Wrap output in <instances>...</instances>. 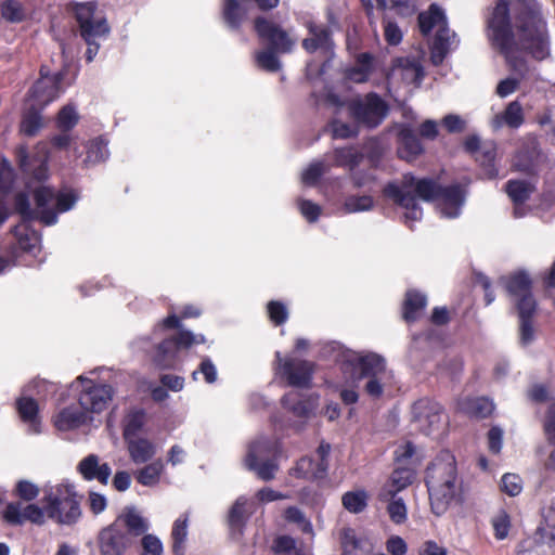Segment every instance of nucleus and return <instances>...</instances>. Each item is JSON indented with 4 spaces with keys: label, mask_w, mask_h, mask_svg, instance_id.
I'll use <instances>...</instances> for the list:
<instances>
[{
    "label": "nucleus",
    "mask_w": 555,
    "mask_h": 555,
    "mask_svg": "<svg viewBox=\"0 0 555 555\" xmlns=\"http://www.w3.org/2000/svg\"><path fill=\"white\" fill-rule=\"evenodd\" d=\"M221 13L224 23L231 29H238L247 15L246 9L238 0H223Z\"/></svg>",
    "instance_id": "e433bc0d"
},
{
    "label": "nucleus",
    "mask_w": 555,
    "mask_h": 555,
    "mask_svg": "<svg viewBox=\"0 0 555 555\" xmlns=\"http://www.w3.org/2000/svg\"><path fill=\"white\" fill-rule=\"evenodd\" d=\"M412 414V421L416 429L426 436L439 434L447 426V417L441 405L429 399L416 401Z\"/></svg>",
    "instance_id": "9d476101"
},
{
    "label": "nucleus",
    "mask_w": 555,
    "mask_h": 555,
    "mask_svg": "<svg viewBox=\"0 0 555 555\" xmlns=\"http://www.w3.org/2000/svg\"><path fill=\"white\" fill-rule=\"evenodd\" d=\"M16 408L23 422L27 423L34 434L40 433L38 404L33 398L22 397L16 401Z\"/></svg>",
    "instance_id": "f704fd0d"
},
{
    "label": "nucleus",
    "mask_w": 555,
    "mask_h": 555,
    "mask_svg": "<svg viewBox=\"0 0 555 555\" xmlns=\"http://www.w3.org/2000/svg\"><path fill=\"white\" fill-rule=\"evenodd\" d=\"M253 513L254 503L245 496H240L229 511V526L233 530H241Z\"/></svg>",
    "instance_id": "c85d7f7f"
},
{
    "label": "nucleus",
    "mask_w": 555,
    "mask_h": 555,
    "mask_svg": "<svg viewBox=\"0 0 555 555\" xmlns=\"http://www.w3.org/2000/svg\"><path fill=\"white\" fill-rule=\"evenodd\" d=\"M109 155L107 142L102 138L91 140L87 145V156L83 164L88 167L107 159Z\"/></svg>",
    "instance_id": "79ce46f5"
},
{
    "label": "nucleus",
    "mask_w": 555,
    "mask_h": 555,
    "mask_svg": "<svg viewBox=\"0 0 555 555\" xmlns=\"http://www.w3.org/2000/svg\"><path fill=\"white\" fill-rule=\"evenodd\" d=\"M126 533L132 537H139L149 530L147 520L134 506H126L122 513L114 521Z\"/></svg>",
    "instance_id": "6ab92c4d"
},
{
    "label": "nucleus",
    "mask_w": 555,
    "mask_h": 555,
    "mask_svg": "<svg viewBox=\"0 0 555 555\" xmlns=\"http://www.w3.org/2000/svg\"><path fill=\"white\" fill-rule=\"evenodd\" d=\"M514 167L521 172L531 173L535 167V155L533 151L521 150L517 153Z\"/></svg>",
    "instance_id": "4d7b16f0"
},
{
    "label": "nucleus",
    "mask_w": 555,
    "mask_h": 555,
    "mask_svg": "<svg viewBox=\"0 0 555 555\" xmlns=\"http://www.w3.org/2000/svg\"><path fill=\"white\" fill-rule=\"evenodd\" d=\"M391 75L400 77L408 85H420L424 77V70L417 59L399 57L393 63Z\"/></svg>",
    "instance_id": "4be33fe9"
},
{
    "label": "nucleus",
    "mask_w": 555,
    "mask_h": 555,
    "mask_svg": "<svg viewBox=\"0 0 555 555\" xmlns=\"http://www.w3.org/2000/svg\"><path fill=\"white\" fill-rule=\"evenodd\" d=\"M284 518L288 522L297 524L305 533H312V524L306 518L301 509L296 506H288L284 512Z\"/></svg>",
    "instance_id": "864d4df0"
},
{
    "label": "nucleus",
    "mask_w": 555,
    "mask_h": 555,
    "mask_svg": "<svg viewBox=\"0 0 555 555\" xmlns=\"http://www.w3.org/2000/svg\"><path fill=\"white\" fill-rule=\"evenodd\" d=\"M164 465L162 461H155L141 468L137 474V480L139 483L152 487L158 483Z\"/></svg>",
    "instance_id": "49530a36"
},
{
    "label": "nucleus",
    "mask_w": 555,
    "mask_h": 555,
    "mask_svg": "<svg viewBox=\"0 0 555 555\" xmlns=\"http://www.w3.org/2000/svg\"><path fill=\"white\" fill-rule=\"evenodd\" d=\"M78 472L86 480H98L102 485L108 482L112 468L107 463H100V459L95 454H89L78 464Z\"/></svg>",
    "instance_id": "aec40b11"
},
{
    "label": "nucleus",
    "mask_w": 555,
    "mask_h": 555,
    "mask_svg": "<svg viewBox=\"0 0 555 555\" xmlns=\"http://www.w3.org/2000/svg\"><path fill=\"white\" fill-rule=\"evenodd\" d=\"M255 28L261 38L270 42L271 49L276 52H289L294 46V41L288 37L287 33L279 26L268 22L263 17L255 21Z\"/></svg>",
    "instance_id": "dca6fc26"
},
{
    "label": "nucleus",
    "mask_w": 555,
    "mask_h": 555,
    "mask_svg": "<svg viewBox=\"0 0 555 555\" xmlns=\"http://www.w3.org/2000/svg\"><path fill=\"white\" fill-rule=\"evenodd\" d=\"M275 52L276 51H274L273 49L258 52L256 55L258 65L268 72L279 70L281 67V63L276 57Z\"/></svg>",
    "instance_id": "bf43d9fd"
},
{
    "label": "nucleus",
    "mask_w": 555,
    "mask_h": 555,
    "mask_svg": "<svg viewBox=\"0 0 555 555\" xmlns=\"http://www.w3.org/2000/svg\"><path fill=\"white\" fill-rule=\"evenodd\" d=\"M515 27L518 37L516 41L522 50L539 61L550 56V33L538 0H520Z\"/></svg>",
    "instance_id": "f03ea898"
},
{
    "label": "nucleus",
    "mask_w": 555,
    "mask_h": 555,
    "mask_svg": "<svg viewBox=\"0 0 555 555\" xmlns=\"http://www.w3.org/2000/svg\"><path fill=\"white\" fill-rule=\"evenodd\" d=\"M144 412L132 411L124 420V438L126 441L138 438V433L144 425Z\"/></svg>",
    "instance_id": "de8ad7c7"
},
{
    "label": "nucleus",
    "mask_w": 555,
    "mask_h": 555,
    "mask_svg": "<svg viewBox=\"0 0 555 555\" xmlns=\"http://www.w3.org/2000/svg\"><path fill=\"white\" fill-rule=\"evenodd\" d=\"M391 500L387 506V512L391 521L397 525L403 524L406 520V506L401 498L389 496Z\"/></svg>",
    "instance_id": "6e6d98bb"
},
{
    "label": "nucleus",
    "mask_w": 555,
    "mask_h": 555,
    "mask_svg": "<svg viewBox=\"0 0 555 555\" xmlns=\"http://www.w3.org/2000/svg\"><path fill=\"white\" fill-rule=\"evenodd\" d=\"M283 377L287 384L297 388H308L311 385L313 374V363L297 358L281 359V353L276 352Z\"/></svg>",
    "instance_id": "ddd939ff"
},
{
    "label": "nucleus",
    "mask_w": 555,
    "mask_h": 555,
    "mask_svg": "<svg viewBox=\"0 0 555 555\" xmlns=\"http://www.w3.org/2000/svg\"><path fill=\"white\" fill-rule=\"evenodd\" d=\"M1 16L11 23L22 22L26 17V11L21 2L5 0L0 8Z\"/></svg>",
    "instance_id": "8fccbe9b"
},
{
    "label": "nucleus",
    "mask_w": 555,
    "mask_h": 555,
    "mask_svg": "<svg viewBox=\"0 0 555 555\" xmlns=\"http://www.w3.org/2000/svg\"><path fill=\"white\" fill-rule=\"evenodd\" d=\"M63 78V73L51 74L49 67L42 65L40 68V77L29 90V95L34 100V104L42 108L57 99L63 92L61 87Z\"/></svg>",
    "instance_id": "9b49d317"
},
{
    "label": "nucleus",
    "mask_w": 555,
    "mask_h": 555,
    "mask_svg": "<svg viewBox=\"0 0 555 555\" xmlns=\"http://www.w3.org/2000/svg\"><path fill=\"white\" fill-rule=\"evenodd\" d=\"M36 106L34 104L26 111L21 122V132L27 137L36 135L43 126L42 117Z\"/></svg>",
    "instance_id": "c03bdc74"
},
{
    "label": "nucleus",
    "mask_w": 555,
    "mask_h": 555,
    "mask_svg": "<svg viewBox=\"0 0 555 555\" xmlns=\"http://www.w3.org/2000/svg\"><path fill=\"white\" fill-rule=\"evenodd\" d=\"M330 165L324 162H313L302 172L301 180L307 185H313L321 176L330 170Z\"/></svg>",
    "instance_id": "5fc2aeb1"
},
{
    "label": "nucleus",
    "mask_w": 555,
    "mask_h": 555,
    "mask_svg": "<svg viewBox=\"0 0 555 555\" xmlns=\"http://www.w3.org/2000/svg\"><path fill=\"white\" fill-rule=\"evenodd\" d=\"M130 459L135 464L146 463L152 460L156 453L155 444L145 438H135L126 441Z\"/></svg>",
    "instance_id": "72a5a7b5"
},
{
    "label": "nucleus",
    "mask_w": 555,
    "mask_h": 555,
    "mask_svg": "<svg viewBox=\"0 0 555 555\" xmlns=\"http://www.w3.org/2000/svg\"><path fill=\"white\" fill-rule=\"evenodd\" d=\"M188 521L189 516L184 515L183 518L180 517L173 522L171 537L173 540L172 550L173 553L179 554L182 551L183 543L188 537Z\"/></svg>",
    "instance_id": "3c124183"
},
{
    "label": "nucleus",
    "mask_w": 555,
    "mask_h": 555,
    "mask_svg": "<svg viewBox=\"0 0 555 555\" xmlns=\"http://www.w3.org/2000/svg\"><path fill=\"white\" fill-rule=\"evenodd\" d=\"M525 121V115L522 105L518 101H512L507 104L505 109L495 115L492 119V127L494 129H500L504 125L512 128H519Z\"/></svg>",
    "instance_id": "a878e982"
},
{
    "label": "nucleus",
    "mask_w": 555,
    "mask_h": 555,
    "mask_svg": "<svg viewBox=\"0 0 555 555\" xmlns=\"http://www.w3.org/2000/svg\"><path fill=\"white\" fill-rule=\"evenodd\" d=\"M34 198L36 207H30L28 196L20 192L15 195L14 207L15 210L22 216L24 221L38 219L46 225H52L57 221L59 212L69 210L76 197L70 192H61L55 194L54 190L49 186H40L35 190Z\"/></svg>",
    "instance_id": "39448f33"
},
{
    "label": "nucleus",
    "mask_w": 555,
    "mask_h": 555,
    "mask_svg": "<svg viewBox=\"0 0 555 555\" xmlns=\"http://www.w3.org/2000/svg\"><path fill=\"white\" fill-rule=\"evenodd\" d=\"M369 495L363 489L346 492L341 498L343 506L350 513L359 514L367 506Z\"/></svg>",
    "instance_id": "37998d69"
},
{
    "label": "nucleus",
    "mask_w": 555,
    "mask_h": 555,
    "mask_svg": "<svg viewBox=\"0 0 555 555\" xmlns=\"http://www.w3.org/2000/svg\"><path fill=\"white\" fill-rule=\"evenodd\" d=\"M96 5L93 2L76 3L74 5L75 16L80 29V36H90V33H94L98 25H102L105 28H109L106 18L102 15L96 14Z\"/></svg>",
    "instance_id": "a211bd4d"
},
{
    "label": "nucleus",
    "mask_w": 555,
    "mask_h": 555,
    "mask_svg": "<svg viewBox=\"0 0 555 555\" xmlns=\"http://www.w3.org/2000/svg\"><path fill=\"white\" fill-rule=\"evenodd\" d=\"M363 149L370 162L374 166H377V163L382 158L385 151V147L380 140H378L377 138H371L364 143Z\"/></svg>",
    "instance_id": "e2e57ef3"
},
{
    "label": "nucleus",
    "mask_w": 555,
    "mask_h": 555,
    "mask_svg": "<svg viewBox=\"0 0 555 555\" xmlns=\"http://www.w3.org/2000/svg\"><path fill=\"white\" fill-rule=\"evenodd\" d=\"M505 189L514 204H524L533 191L532 185L522 180H509Z\"/></svg>",
    "instance_id": "a18cd8bd"
},
{
    "label": "nucleus",
    "mask_w": 555,
    "mask_h": 555,
    "mask_svg": "<svg viewBox=\"0 0 555 555\" xmlns=\"http://www.w3.org/2000/svg\"><path fill=\"white\" fill-rule=\"evenodd\" d=\"M492 526H493L495 538L498 540L505 539L507 537L509 528H511L509 516L504 511H500L492 518Z\"/></svg>",
    "instance_id": "052dcab7"
},
{
    "label": "nucleus",
    "mask_w": 555,
    "mask_h": 555,
    "mask_svg": "<svg viewBox=\"0 0 555 555\" xmlns=\"http://www.w3.org/2000/svg\"><path fill=\"white\" fill-rule=\"evenodd\" d=\"M267 309L270 320L275 325H281L286 322L288 318V311L283 302L276 300L269 301Z\"/></svg>",
    "instance_id": "680f3d73"
},
{
    "label": "nucleus",
    "mask_w": 555,
    "mask_h": 555,
    "mask_svg": "<svg viewBox=\"0 0 555 555\" xmlns=\"http://www.w3.org/2000/svg\"><path fill=\"white\" fill-rule=\"evenodd\" d=\"M459 409L470 416L485 418L492 414L494 404L485 397L465 398L460 401Z\"/></svg>",
    "instance_id": "473e14b6"
},
{
    "label": "nucleus",
    "mask_w": 555,
    "mask_h": 555,
    "mask_svg": "<svg viewBox=\"0 0 555 555\" xmlns=\"http://www.w3.org/2000/svg\"><path fill=\"white\" fill-rule=\"evenodd\" d=\"M359 379L374 378L391 375L387 370L386 361L377 353H367L358 359Z\"/></svg>",
    "instance_id": "b1692460"
},
{
    "label": "nucleus",
    "mask_w": 555,
    "mask_h": 555,
    "mask_svg": "<svg viewBox=\"0 0 555 555\" xmlns=\"http://www.w3.org/2000/svg\"><path fill=\"white\" fill-rule=\"evenodd\" d=\"M457 42L456 34L448 27L447 23L438 28L435 37L434 62L437 63V57H439V62L442 61L448 51L457 46Z\"/></svg>",
    "instance_id": "c9c22d12"
},
{
    "label": "nucleus",
    "mask_w": 555,
    "mask_h": 555,
    "mask_svg": "<svg viewBox=\"0 0 555 555\" xmlns=\"http://www.w3.org/2000/svg\"><path fill=\"white\" fill-rule=\"evenodd\" d=\"M310 36L302 41V47L309 53L321 50L325 53L332 48L331 31L325 26L310 25Z\"/></svg>",
    "instance_id": "bb28decb"
},
{
    "label": "nucleus",
    "mask_w": 555,
    "mask_h": 555,
    "mask_svg": "<svg viewBox=\"0 0 555 555\" xmlns=\"http://www.w3.org/2000/svg\"><path fill=\"white\" fill-rule=\"evenodd\" d=\"M390 377L391 375L364 379V391L373 398H379L383 395L384 387Z\"/></svg>",
    "instance_id": "0e129e2a"
},
{
    "label": "nucleus",
    "mask_w": 555,
    "mask_h": 555,
    "mask_svg": "<svg viewBox=\"0 0 555 555\" xmlns=\"http://www.w3.org/2000/svg\"><path fill=\"white\" fill-rule=\"evenodd\" d=\"M91 420L87 411L81 409L80 405L67 406L54 417V425L59 430L67 431L76 429Z\"/></svg>",
    "instance_id": "5701e85b"
},
{
    "label": "nucleus",
    "mask_w": 555,
    "mask_h": 555,
    "mask_svg": "<svg viewBox=\"0 0 555 555\" xmlns=\"http://www.w3.org/2000/svg\"><path fill=\"white\" fill-rule=\"evenodd\" d=\"M44 511L53 521L72 526L81 517L80 502L73 487L59 485L43 498Z\"/></svg>",
    "instance_id": "423d86ee"
},
{
    "label": "nucleus",
    "mask_w": 555,
    "mask_h": 555,
    "mask_svg": "<svg viewBox=\"0 0 555 555\" xmlns=\"http://www.w3.org/2000/svg\"><path fill=\"white\" fill-rule=\"evenodd\" d=\"M374 201L369 195L363 196H349L346 198L344 203V209L346 212L352 214V212H360V211H367L373 208Z\"/></svg>",
    "instance_id": "603ef678"
},
{
    "label": "nucleus",
    "mask_w": 555,
    "mask_h": 555,
    "mask_svg": "<svg viewBox=\"0 0 555 555\" xmlns=\"http://www.w3.org/2000/svg\"><path fill=\"white\" fill-rule=\"evenodd\" d=\"M109 33V28H105L103 24L98 25L94 33H90V36H81L86 41L88 48L86 52V59L88 62H92L94 56L98 54L100 49L99 39L105 38Z\"/></svg>",
    "instance_id": "09e8293b"
},
{
    "label": "nucleus",
    "mask_w": 555,
    "mask_h": 555,
    "mask_svg": "<svg viewBox=\"0 0 555 555\" xmlns=\"http://www.w3.org/2000/svg\"><path fill=\"white\" fill-rule=\"evenodd\" d=\"M384 194L406 210L404 214L406 224L410 221L421 220L423 216L416 197L425 202L439 199L438 208L447 218L457 217L465 199L464 191L459 184L442 188L433 179H416L412 175H404L400 185L395 182L388 183Z\"/></svg>",
    "instance_id": "f257e3e1"
},
{
    "label": "nucleus",
    "mask_w": 555,
    "mask_h": 555,
    "mask_svg": "<svg viewBox=\"0 0 555 555\" xmlns=\"http://www.w3.org/2000/svg\"><path fill=\"white\" fill-rule=\"evenodd\" d=\"M415 473L413 469L398 466L391 474L390 482L387 488L380 493V496L386 500L387 496H395L397 492L406 488L413 482Z\"/></svg>",
    "instance_id": "7c9ffc66"
},
{
    "label": "nucleus",
    "mask_w": 555,
    "mask_h": 555,
    "mask_svg": "<svg viewBox=\"0 0 555 555\" xmlns=\"http://www.w3.org/2000/svg\"><path fill=\"white\" fill-rule=\"evenodd\" d=\"M98 543L102 555H122L131 546L132 539L113 522L100 531Z\"/></svg>",
    "instance_id": "4468645a"
},
{
    "label": "nucleus",
    "mask_w": 555,
    "mask_h": 555,
    "mask_svg": "<svg viewBox=\"0 0 555 555\" xmlns=\"http://www.w3.org/2000/svg\"><path fill=\"white\" fill-rule=\"evenodd\" d=\"M78 121V115L76 109L70 106H64L57 115V126L63 131H68L75 127Z\"/></svg>",
    "instance_id": "13d9d810"
},
{
    "label": "nucleus",
    "mask_w": 555,
    "mask_h": 555,
    "mask_svg": "<svg viewBox=\"0 0 555 555\" xmlns=\"http://www.w3.org/2000/svg\"><path fill=\"white\" fill-rule=\"evenodd\" d=\"M274 452V443L268 439H259L253 442L248 449L245 465L263 481L275 478L279 470L278 463L270 459Z\"/></svg>",
    "instance_id": "6e6552de"
},
{
    "label": "nucleus",
    "mask_w": 555,
    "mask_h": 555,
    "mask_svg": "<svg viewBox=\"0 0 555 555\" xmlns=\"http://www.w3.org/2000/svg\"><path fill=\"white\" fill-rule=\"evenodd\" d=\"M39 487L31 481L21 480L16 485V493L24 501H33L39 495Z\"/></svg>",
    "instance_id": "774afa93"
},
{
    "label": "nucleus",
    "mask_w": 555,
    "mask_h": 555,
    "mask_svg": "<svg viewBox=\"0 0 555 555\" xmlns=\"http://www.w3.org/2000/svg\"><path fill=\"white\" fill-rule=\"evenodd\" d=\"M519 318L520 343L528 345L533 340V317L538 309V302L533 294L513 299Z\"/></svg>",
    "instance_id": "2eb2a0df"
},
{
    "label": "nucleus",
    "mask_w": 555,
    "mask_h": 555,
    "mask_svg": "<svg viewBox=\"0 0 555 555\" xmlns=\"http://www.w3.org/2000/svg\"><path fill=\"white\" fill-rule=\"evenodd\" d=\"M44 507L41 508L36 504L22 506L21 503H10L4 511V519L11 525H22L30 521L36 525L44 524Z\"/></svg>",
    "instance_id": "f3484780"
},
{
    "label": "nucleus",
    "mask_w": 555,
    "mask_h": 555,
    "mask_svg": "<svg viewBox=\"0 0 555 555\" xmlns=\"http://www.w3.org/2000/svg\"><path fill=\"white\" fill-rule=\"evenodd\" d=\"M426 486L431 511L440 516L450 507L461 491L454 456L442 451L427 467Z\"/></svg>",
    "instance_id": "7ed1b4c3"
},
{
    "label": "nucleus",
    "mask_w": 555,
    "mask_h": 555,
    "mask_svg": "<svg viewBox=\"0 0 555 555\" xmlns=\"http://www.w3.org/2000/svg\"><path fill=\"white\" fill-rule=\"evenodd\" d=\"M446 23L447 17L443 10L436 3H433L428 11L418 15L420 29L425 36L430 34L434 27L440 28Z\"/></svg>",
    "instance_id": "4c0bfd02"
},
{
    "label": "nucleus",
    "mask_w": 555,
    "mask_h": 555,
    "mask_svg": "<svg viewBox=\"0 0 555 555\" xmlns=\"http://www.w3.org/2000/svg\"><path fill=\"white\" fill-rule=\"evenodd\" d=\"M426 306L425 295L410 291L406 293L404 306H403V318L406 322H413L418 318L420 312Z\"/></svg>",
    "instance_id": "ea45409f"
},
{
    "label": "nucleus",
    "mask_w": 555,
    "mask_h": 555,
    "mask_svg": "<svg viewBox=\"0 0 555 555\" xmlns=\"http://www.w3.org/2000/svg\"><path fill=\"white\" fill-rule=\"evenodd\" d=\"M501 281L513 299L532 294V281L525 271H517L508 276L502 278Z\"/></svg>",
    "instance_id": "cd10ccee"
},
{
    "label": "nucleus",
    "mask_w": 555,
    "mask_h": 555,
    "mask_svg": "<svg viewBox=\"0 0 555 555\" xmlns=\"http://www.w3.org/2000/svg\"><path fill=\"white\" fill-rule=\"evenodd\" d=\"M14 234L16 236L18 247L24 251L31 253L39 246L40 237L38 233L35 230L29 229L25 222L15 228Z\"/></svg>",
    "instance_id": "a19ab883"
},
{
    "label": "nucleus",
    "mask_w": 555,
    "mask_h": 555,
    "mask_svg": "<svg viewBox=\"0 0 555 555\" xmlns=\"http://www.w3.org/2000/svg\"><path fill=\"white\" fill-rule=\"evenodd\" d=\"M398 155L408 162L414 160L424 152V146L410 126H402L398 133Z\"/></svg>",
    "instance_id": "412c9836"
},
{
    "label": "nucleus",
    "mask_w": 555,
    "mask_h": 555,
    "mask_svg": "<svg viewBox=\"0 0 555 555\" xmlns=\"http://www.w3.org/2000/svg\"><path fill=\"white\" fill-rule=\"evenodd\" d=\"M496 144L492 141L483 142L480 151L476 155V160L479 163L482 176L486 179H495L499 170L495 167Z\"/></svg>",
    "instance_id": "c756f323"
},
{
    "label": "nucleus",
    "mask_w": 555,
    "mask_h": 555,
    "mask_svg": "<svg viewBox=\"0 0 555 555\" xmlns=\"http://www.w3.org/2000/svg\"><path fill=\"white\" fill-rule=\"evenodd\" d=\"M297 392H288L282 398L283 405L297 417H309L317 408V398L309 397L306 400H298Z\"/></svg>",
    "instance_id": "2f4dec72"
},
{
    "label": "nucleus",
    "mask_w": 555,
    "mask_h": 555,
    "mask_svg": "<svg viewBox=\"0 0 555 555\" xmlns=\"http://www.w3.org/2000/svg\"><path fill=\"white\" fill-rule=\"evenodd\" d=\"M489 38L495 49L505 57L511 70L519 78L528 73V64L521 55L524 51L517 43L512 30L509 18V5L507 0H498L488 18Z\"/></svg>",
    "instance_id": "20e7f679"
},
{
    "label": "nucleus",
    "mask_w": 555,
    "mask_h": 555,
    "mask_svg": "<svg viewBox=\"0 0 555 555\" xmlns=\"http://www.w3.org/2000/svg\"><path fill=\"white\" fill-rule=\"evenodd\" d=\"M272 551L279 555H289L296 551V540L291 535H279L273 541Z\"/></svg>",
    "instance_id": "69168bd1"
},
{
    "label": "nucleus",
    "mask_w": 555,
    "mask_h": 555,
    "mask_svg": "<svg viewBox=\"0 0 555 555\" xmlns=\"http://www.w3.org/2000/svg\"><path fill=\"white\" fill-rule=\"evenodd\" d=\"M334 166L348 168L353 171L363 160V153L353 146L337 147L333 152Z\"/></svg>",
    "instance_id": "58836bf2"
},
{
    "label": "nucleus",
    "mask_w": 555,
    "mask_h": 555,
    "mask_svg": "<svg viewBox=\"0 0 555 555\" xmlns=\"http://www.w3.org/2000/svg\"><path fill=\"white\" fill-rule=\"evenodd\" d=\"M205 341V336L202 334L180 330L176 337L166 338L155 347L152 361L160 369L172 367L178 348H190L193 345L204 344Z\"/></svg>",
    "instance_id": "1a4fd4ad"
},
{
    "label": "nucleus",
    "mask_w": 555,
    "mask_h": 555,
    "mask_svg": "<svg viewBox=\"0 0 555 555\" xmlns=\"http://www.w3.org/2000/svg\"><path fill=\"white\" fill-rule=\"evenodd\" d=\"M328 469L327 462H319L310 456H302L291 470V474L298 478L322 479Z\"/></svg>",
    "instance_id": "393cba45"
},
{
    "label": "nucleus",
    "mask_w": 555,
    "mask_h": 555,
    "mask_svg": "<svg viewBox=\"0 0 555 555\" xmlns=\"http://www.w3.org/2000/svg\"><path fill=\"white\" fill-rule=\"evenodd\" d=\"M77 382L82 383V389L79 395V405L88 412L100 413L106 409L112 400L114 390L106 384H94L92 380L83 379L81 376Z\"/></svg>",
    "instance_id": "f8f14e48"
},
{
    "label": "nucleus",
    "mask_w": 555,
    "mask_h": 555,
    "mask_svg": "<svg viewBox=\"0 0 555 555\" xmlns=\"http://www.w3.org/2000/svg\"><path fill=\"white\" fill-rule=\"evenodd\" d=\"M502 491L511 496L518 495L522 490L521 478L515 474H505L502 477Z\"/></svg>",
    "instance_id": "338daca9"
},
{
    "label": "nucleus",
    "mask_w": 555,
    "mask_h": 555,
    "mask_svg": "<svg viewBox=\"0 0 555 555\" xmlns=\"http://www.w3.org/2000/svg\"><path fill=\"white\" fill-rule=\"evenodd\" d=\"M347 107L354 121L367 128L380 125L388 114V105L374 92L350 100Z\"/></svg>",
    "instance_id": "0eeeda50"
}]
</instances>
